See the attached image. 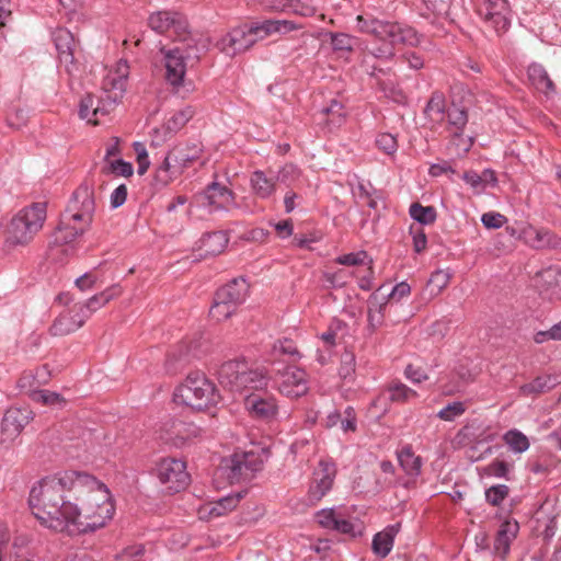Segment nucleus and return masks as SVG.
<instances>
[{
  "instance_id": "obj_1",
  "label": "nucleus",
  "mask_w": 561,
  "mask_h": 561,
  "mask_svg": "<svg viewBox=\"0 0 561 561\" xmlns=\"http://www.w3.org/2000/svg\"><path fill=\"white\" fill-rule=\"evenodd\" d=\"M28 504L35 517L47 527L92 533L112 519L115 507L107 486L95 477L65 471L46 477L32 488Z\"/></svg>"
},
{
  "instance_id": "obj_2",
  "label": "nucleus",
  "mask_w": 561,
  "mask_h": 561,
  "mask_svg": "<svg viewBox=\"0 0 561 561\" xmlns=\"http://www.w3.org/2000/svg\"><path fill=\"white\" fill-rule=\"evenodd\" d=\"M359 32L373 35L380 44L371 47L369 53L378 59H391L396 55V46H417L421 42L417 32L399 22L379 20L370 14L356 18Z\"/></svg>"
},
{
  "instance_id": "obj_3",
  "label": "nucleus",
  "mask_w": 561,
  "mask_h": 561,
  "mask_svg": "<svg viewBox=\"0 0 561 561\" xmlns=\"http://www.w3.org/2000/svg\"><path fill=\"white\" fill-rule=\"evenodd\" d=\"M95 211L93 186L83 182L72 194L71 199L55 229L51 243L68 244L82 236L91 226Z\"/></svg>"
},
{
  "instance_id": "obj_4",
  "label": "nucleus",
  "mask_w": 561,
  "mask_h": 561,
  "mask_svg": "<svg viewBox=\"0 0 561 561\" xmlns=\"http://www.w3.org/2000/svg\"><path fill=\"white\" fill-rule=\"evenodd\" d=\"M220 399L215 383L199 371L191 373L174 392L175 401L198 411L218 404Z\"/></svg>"
},
{
  "instance_id": "obj_5",
  "label": "nucleus",
  "mask_w": 561,
  "mask_h": 561,
  "mask_svg": "<svg viewBox=\"0 0 561 561\" xmlns=\"http://www.w3.org/2000/svg\"><path fill=\"white\" fill-rule=\"evenodd\" d=\"M46 219V204L33 203L21 209L12 219L8 229L7 242L11 245H26L42 229Z\"/></svg>"
},
{
  "instance_id": "obj_6",
  "label": "nucleus",
  "mask_w": 561,
  "mask_h": 561,
  "mask_svg": "<svg viewBox=\"0 0 561 561\" xmlns=\"http://www.w3.org/2000/svg\"><path fill=\"white\" fill-rule=\"evenodd\" d=\"M249 287L247 280L239 277L219 288L215 294L214 304L209 310L210 316L218 321L231 317L238 306L244 302Z\"/></svg>"
},
{
  "instance_id": "obj_7",
  "label": "nucleus",
  "mask_w": 561,
  "mask_h": 561,
  "mask_svg": "<svg viewBox=\"0 0 561 561\" xmlns=\"http://www.w3.org/2000/svg\"><path fill=\"white\" fill-rule=\"evenodd\" d=\"M264 38L260 23L238 26L224 36L217 46L228 56H234L251 48L259 39Z\"/></svg>"
},
{
  "instance_id": "obj_8",
  "label": "nucleus",
  "mask_w": 561,
  "mask_h": 561,
  "mask_svg": "<svg viewBox=\"0 0 561 561\" xmlns=\"http://www.w3.org/2000/svg\"><path fill=\"white\" fill-rule=\"evenodd\" d=\"M272 375L278 391L288 398H299L308 392L307 374L298 367L286 365L278 368L273 364Z\"/></svg>"
},
{
  "instance_id": "obj_9",
  "label": "nucleus",
  "mask_w": 561,
  "mask_h": 561,
  "mask_svg": "<svg viewBox=\"0 0 561 561\" xmlns=\"http://www.w3.org/2000/svg\"><path fill=\"white\" fill-rule=\"evenodd\" d=\"M159 481L167 485L170 493H178L184 490L190 482V474L186 471L184 461L175 458L162 459L156 468Z\"/></svg>"
},
{
  "instance_id": "obj_10",
  "label": "nucleus",
  "mask_w": 561,
  "mask_h": 561,
  "mask_svg": "<svg viewBox=\"0 0 561 561\" xmlns=\"http://www.w3.org/2000/svg\"><path fill=\"white\" fill-rule=\"evenodd\" d=\"M195 198L199 205L209 207L210 211L228 210L236 206V194L216 181L208 184Z\"/></svg>"
},
{
  "instance_id": "obj_11",
  "label": "nucleus",
  "mask_w": 561,
  "mask_h": 561,
  "mask_svg": "<svg viewBox=\"0 0 561 561\" xmlns=\"http://www.w3.org/2000/svg\"><path fill=\"white\" fill-rule=\"evenodd\" d=\"M445 116L447 117L449 130L453 135V139L450 142L451 146H455L457 148L458 154L467 153L473 144L471 138H469L468 140H465L462 138L463 129L468 123L467 111L453 103L446 110Z\"/></svg>"
},
{
  "instance_id": "obj_12",
  "label": "nucleus",
  "mask_w": 561,
  "mask_h": 561,
  "mask_svg": "<svg viewBox=\"0 0 561 561\" xmlns=\"http://www.w3.org/2000/svg\"><path fill=\"white\" fill-rule=\"evenodd\" d=\"M294 165H285L276 173L270 171L268 173L256 170L251 174L250 183L253 192L260 198H268L276 188V183L285 182L286 178L294 172Z\"/></svg>"
},
{
  "instance_id": "obj_13",
  "label": "nucleus",
  "mask_w": 561,
  "mask_h": 561,
  "mask_svg": "<svg viewBox=\"0 0 561 561\" xmlns=\"http://www.w3.org/2000/svg\"><path fill=\"white\" fill-rule=\"evenodd\" d=\"M245 408L250 414L261 421L272 422L278 414L276 399L267 393H251L245 398Z\"/></svg>"
},
{
  "instance_id": "obj_14",
  "label": "nucleus",
  "mask_w": 561,
  "mask_h": 561,
  "mask_svg": "<svg viewBox=\"0 0 561 561\" xmlns=\"http://www.w3.org/2000/svg\"><path fill=\"white\" fill-rule=\"evenodd\" d=\"M53 41L58 51V58L65 65L66 71L72 76L78 70L75 59L76 41L67 28H57L53 33Z\"/></svg>"
},
{
  "instance_id": "obj_15",
  "label": "nucleus",
  "mask_w": 561,
  "mask_h": 561,
  "mask_svg": "<svg viewBox=\"0 0 561 561\" xmlns=\"http://www.w3.org/2000/svg\"><path fill=\"white\" fill-rule=\"evenodd\" d=\"M199 434L201 428L195 424L171 419L162 425L160 437L165 443L179 446Z\"/></svg>"
},
{
  "instance_id": "obj_16",
  "label": "nucleus",
  "mask_w": 561,
  "mask_h": 561,
  "mask_svg": "<svg viewBox=\"0 0 561 561\" xmlns=\"http://www.w3.org/2000/svg\"><path fill=\"white\" fill-rule=\"evenodd\" d=\"M161 53L164 54L167 81L173 87L181 85L183 83V79L186 73V65L190 59H186L183 55L181 47H174L169 50L161 48Z\"/></svg>"
},
{
  "instance_id": "obj_17",
  "label": "nucleus",
  "mask_w": 561,
  "mask_h": 561,
  "mask_svg": "<svg viewBox=\"0 0 561 561\" xmlns=\"http://www.w3.org/2000/svg\"><path fill=\"white\" fill-rule=\"evenodd\" d=\"M88 319V312L76 309L61 312L53 322L49 332L53 336H65L80 329Z\"/></svg>"
},
{
  "instance_id": "obj_18",
  "label": "nucleus",
  "mask_w": 561,
  "mask_h": 561,
  "mask_svg": "<svg viewBox=\"0 0 561 561\" xmlns=\"http://www.w3.org/2000/svg\"><path fill=\"white\" fill-rule=\"evenodd\" d=\"M32 411L27 407H11L4 413L2 431L9 436H18L32 420Z\"/></svg>"
},
{
  "instance_id": "obj_19",
  "label": "nucleus",
  "mask_w": 561,
  "mask_h": 561,
  "mask_svg": "<svg viewBox=\"0 0 561 561\" xmlns=\"http://www.w3.org/2000/svg\"><path fill=\"white\" fill-rule=\"evenodd\" d=\"M195 115L193 106L187 105L184 108L175 112L161 128H157L154 133L161 135L162 139L172 137L181 130Z\"/></svg>"
},
{
  "instance_id": "obj_20",
  "label": "nucleus",
  "mask_w": 561,
  "mask_h": 561,
  "mask_svg": "<svg viewBox=\"0 0 561 561\" xmlns=\"http://www.w3.org/2000/svg\"><path fill=\"white\" fill-rule=\"evenodd\" d=\"M179 43L186 59L198 61L202 55L208 51L210 39L203 34L192 32Z\"/></svg>"
},
{
  "instance_id": "obj_21",
  "label": "nucleus",
  "mask_w": 561,
  "mask_h": 561,
  "mask_svg": "<svg viewBox=\"0 0 561 561\" xmlns=\"http://www.w3.org/2000/svg\"><path fill=\"white\" fill-rule=\"evenodd\" d=\"M519 530V525L516 520H504L495 536L494 550L504 559L510 551L511 542L515 539Z\"/></svg>"
},
{
  "instance_id": "obj_22",
  "label": "nucleus",
  "mask_w": 561,
  "mask_h": 561,
  "mask_svg": "<svg viewBox=\"0 0 561 561\" xmlns=\"http://www.w3.org/2000/svg\"><path fill=\"white\" fill-rule=\"evenodd\" d=\"M244 365V360L224 363L217 371L220 385L231 391H239L240 377L242 376Z\"/></svg>"
},
{
  "instance_id": "obj_23",
  "label": "nucleus",
  "mask_w": 561,
  "mask_h": 561,
  "mask_svg": "<svg viewBox=\"0 0 561 561\" xmlns=\"http://www.w3.org/2000/svg\"><path fill=\"white\" fill-rule=\"evenodd\" d=\"M121 294H122L121 286L113 285L111 287H107L103 291L92 296L84 304H77L76 309H79L80 312L83 309L85 312H88V319H89L93 312H95L98 309H100L101 307L108 304L115 297H118Z\"/></svg>"
},
{
  "instance_id": "obj_24",
  "label": "nucleus",
  "mask_w": 561,
  "mask_h": 561,
  "mask_svg": "<svg viewBox=\"0 0 561 561\" xmlns=\"http://www.w3.org/2000/svg\"><path fill=\"white\" fill-rule=\"evenodd\" d=\"M386 289V286H380L376 293H374L368 300V330L370 333H374L379 327L383 323L385 318V308L387 306V301L379 299V293Z\"/></svg>"
},
{
  "instance_id": "obj_25",
  "label": "nucleus",
  "mask_w": 561,
  "mask_h": 561,
  "mask_svg": "<svg viewBox=\"0 0 561 561\" xmlns=\"http://www.w3.org/2000/svg\"><path fill=\"white\" fill-rule=\"evenodd\" d=\"M273 378L272 369H249L245 364L242 376L240 377L239 391L243 389H262L267 386L268 380Z\"/></svg>"
},
{
  "instance_id": "obj_26",
  "label": "nucleus",
  "mask_w": 561,
  "mask_h": 561,
  "mask_svg": "<svg viewBox=\"0 0 561 561\" xmlns=\"http://www.w3.org/2000/svg\"><path fill=\"white\" fill-rule=\"evenodd\" d=\"M400 524L388 526L385 530L377 533L371 542L374 553L386 558L392 550L394 537L399 533Z\"/></svg>"
},
{
  "instance_id": "obj_27",
  "label": "nucleus",
  "mask_w": 561,
  "mask_h": 561,
  "mask_svg": "<svg viewBox=\"0 0 561 561\" xmlns=\"http://www.w3.org/2000/svg\"><path fill=\"white\" fill-rule=\"evenodd\" d=\"M527 75L529 81L538 91L546 94L554 92V83L542 65L533 62L528 66Z\"/></svg>"
},
{
  "instance_id": "obj_28",
  "label": "nucleus",
  "mask_w": 561,
  "mask_h": 561,
  "mask_svg": "<svg viewBox=\"0 0 561 561\" xmlns=\"http://www.w3.org/2000/svg\"><path fill=\"white\" fill-rule=\"evenodd\" d=\"M228 244V237L224 231H214L205 233L199 240V250L204 255H217L221 253Z\"/></svg>"
},
{
  "instance_id": "obj_29",
  "label": "nucleus",
  "mask_w": 561,
  "mask_h": 561,
  "mask_svg": "<svg viewBox=\"0 0 561 561\" xmlns=\"http://www.w3.org/2000/svg\"><path fill=\"white\" fill-rule=\"evenodd\" d=\"M560 383L558 375H542L536 377L533 381L520 387V392L525 396L545 393Z\"/></svg>"
},
{
  "instance_id": "obj_30",
  "label": "nucleus",
  "mask_w": 561,
  "mask_h": 561,
  "mask_svg": "<svg viewBox=\"0 0 561 561\" xmlns=\"http://www.w3.org/2000/svg\"><path fill=\"white\" fill-rule=\"evenodd\" d=\"M198 353L196 346L181 345L176 352L171 353L165 362L167 369L171 374H176L182 369L191 357H197Z\"/></svg>"
},
{
  "instance_id": "obj_31",
  "label": "nucleus",
  "mask_w": 561,
  "mask_h": 561,
  "mask_svg": "<svg viewBox=\"0 0 561 561\" xmlns=\"http://www.w3.org/2000/svg\"><path fill=\"white\" fill-rule=\"evenodd\" d=\"M320 114L322 115V122L330 131L340 127L345 119L344 105L336 99L331 100L330 104L324 106Z\"/></svg>"
},
{
  "instance_id": "obj_32",
  "label": "nucleus",
  "mask_w": 561,
  "mask_h": 561,
  "mask_svg": "<svg viewBox=\"0 0 561 561\" xmlns=\"http://www.w3.org/2000/svg\"><path fill=\"white\" fill-rule=\"evenodd\" d=\"M398 460L407 474L419 476L421 473L422 459L412 451L410 446L403 447L398 453Z\"/></svg>"
},
{
  "instance_id": "obj_33",
  "label": "nucleus",
  "mask_w": 561,
  "mask_h": 561,
  "mask_svg": "<svg viewBox=\"0 0 561 561\" xmlns=\"http://www.w3.org/2000/svg\"><path fill=\"white\" fill-rule=\"evenodd\" d=\"M243 496L244 492H236L219 499L211 504L209 515L216 517L226 515L238 506Z\"/></svg>"
},
{
  "instance_id": "obj_34",
  "label": "nucleus",
  "mask_w": 561,
  "mask_h": 561,
  "mask_svg": "<svg viewBox=\"0 0 561 561\" xmlns=\"http://www.w3.org/2000/svg\"><path fill=\"white\" fill-rule=\"evenodd\" d=\"M260 25L264 37L273 33L287 34L302 27L290 20H265Z\"/></svg>"
},
{
  "instance_id": "obj_35",
  "label": "nucleus",
  "mask_w": 561,
  "mask_h": 561,
  "mask_svg": "<svg viewBox=\"0 0 561 561\" xmlns=\"http://www.w3.org/2000/svg\"><path fill=\"white\" fill-rule=\"evenodd\" d=\"M426 116L433 122H440L445 118L446 100L443 93L434 92L425 107Z\"/></svg>"
},
{
  "instance_id": "obj_36",
  "label": "nucleus",
  "mask_w": 561,
  "mask_h": 561,
  "mask_svg": "<svg viewBox=\"0 0 561 561\" xmlns=\"http://www.w3.org/2000/svg\"><path fill=\"white\" fill-rule=\"evenodd\" d=\"M224 469L226 470L227 478L231 483L251 479V477H248V473H245V467L243 466V461L240 459L239 454H233L229 459H227L225 461Z\"/></svg>"
},
{
  "instance_id": "obj_37",
  "label": "nucleus",
  "mask_w": 561,
  "mask_h": 561,
  "mask_svg": "<svg viewBox=\"0 0 561 561\" xmlns=\"http://www.w3.org/2000/svg\"><path fill=\"white\" fill-rule=\"evenodd\" d=\"M176 11H158L150 14L148 19V25L150 28L159 34H163L167 31L171 30L172 22H174V16Z\"/></svg>"
},
{
  "instance_id": "obj_38",
  "label": "nucleus",
  "mask_w": 561,
  "mask_h": 561,
  "mask_svg": "<svg viewBox=\"0 0 561 561\" xmlns=\"http://www.w3.org/2000/svg\"><path fill=\"white\" fill-rule=\"evenodd\" d=\"M90 113H92L93 116H96L100 113L105 114V110L100 106L99 100H96L94 95L87 94L80 101L79 116L82 119H88V123L96 125L98 122L90 117Z\"/></svg>"
},
{
  "instance_id": "obj_39",
  "label": "nucleus",
  "mask_w": 561,
  "mask_h": 561,
  "mask_svg": "<svg viewBox=\"0 0 561 561\" xmlns=\"http://www.w3.org/2000/svg\"><path fill=\"white\" fill-rule=\"evenodd\" d=\"M172 157L165 156L161 165L156 170L154 182L160 186H167L179 176V167L171 164Z\"/></svg>"
},
{
  "instance_id": "obj_40",
  "label": "nucleus",
  "mask_w": 561,
  "mask_h": 561,
  "mask_svg": "<svg viewBox=\"0 0 561 561\" xmlns=\"http://www.w3.org/2000/svg\"><path fill=\"white\" fill-rule=\"evenodd\" d=\"M510 15H511V10L502 11V12H497V13L486 11V14H482L480 16L484 20V22L489 26L494 28V31L497 34H501V33L506 32L511 25Z\"/></svg>"
},
{
  "instance_id": "obj_41",
  "label": "nucleus",
  "mask_w": 561,
  "mask_h": 561,
  "mask_svg": "<svg viewBox=\"0 0 561 561\" xmlns=\"http://www.w3.org/2000/svg\"><path fill=\"white\" fill-rule=\"evenodd\" d=\"M410 216L422 225L435 222L437 213L433 206H423L420 203H413L410 206Z\"/></svg>"
},
{
  "instance_id": "obj_42",
  "label": "nucleus",
  "mask_w": 561,
  "mask_h": 561,
  "mask_svg": "<svg viewBox=\"0 0 561 561\" xmlns=\"http://www.w3.org/2000/svg\"><path fill=\"white\" fill-rule=\"evenodd\" d=\"M503 440L515 453H524L529 448V440L525 434L518 430H510L504 436Z\"/></svg>"
},
{
  "instance_id": "obj_43",
  "label": "nucleus",
  "mask_w": 561,
  "mask_h": 561,
  "mask_svg": "<svg viewBox=\"0 0 561 561\" xmlns=\"http://www.w3.org/2000/svg\"><path fill=\"white\" fill-rule=\"evenodd\" d=\"M534 247L538 249H561V238L548 229L536 231Z\"/></svg>"
},
{
  "instance_id": "obj_44",
  "label": "nucleus",
  "mask_w": 561,
  "mask_h": 561,
  "mask_svg": "<svg viewBox=\"0 0 561 561\" xmlns=\"http://www.w3.org/2000/svg\"><path fill=\"white\" fill-rule=\"evenodd\" d=\"M387 392L389 394L388 399L392 402H404L416 396L414 390L402 382H393L388 387Z\"/></svg>"
},
{
  "instance_id": "obj_45",
  "label": "nucleus",
  "mask_w": 561,
  "mask_h": 561,
  "mask_svg": "<svg viewBox=\"0 0 561 561\" xmlns=\"http://www.w3.org/2000/svg\"><path fill=\"white\" fill-rule=\"evenodd\" d=\"M451 274L448 271L437 270L432 273L427 287L431 289V294H439L449 283Z\"/></svg>"
},
{
  "instance_id": "obj_46",
  "label": "nucleus",
  "mask_w": 561,
  "mask_h": 561,
  "mask_svg": "<svg viewBox=\"0 0 561 561\" xmlns=\"http://www.w3.org/2000/svg\"><path fill=\"white\" fill-rule=\"evenodd\" d=\"M240 459L243 461V466L245 467V473L248 477L253 478L254 473L262 470L263 468V459L260 455L254 451H247L239 454Z\"/></svg>"
},
{
  "instance_id": "obj_47",
  "label": "nucleus",
  "mask_w": 561,
  "mask_h": 561,
  "mask_svg": "<svg viewBox=\"0 0 561 561\" xmlns=\"http://www.w3.org/2000/svg\"><path fill=\"white\" fill-rule=\"evenodd\" d=\"M377 87L386 98L391 99L397 103H401L404 100L402 90L391 80L378 79Z\"/></svg>"
},
{
  "instance_id": "obj_48",
  "label": "nucleus",
  "mask_w": 561,
  "mask_h": 561,
  "mask_svg": "<svg viewBox=\"0 0 561 561\" xmlns=\"http://www.w3.org/2000/svg\"><path fill=\"white\" fill-rule=\"evenodd\" d=\"M510 493L505 484H495L485 490V501L492 506H499Z\"/></svg>"
},
{
  "instance_id": "obj_49",
  "label": "nucleus",
  "mask_w": 561,
  "mask_h": 561,
  "mask_svg": "<svg viewBox=\"0 0 561 561\" xmlns=\"http://www.w3.org/2000/svg\"><path fill=\"white\" fill-rule=\"evenodd\" d=\"M331 45L334 51H353L354 38L344 33H331Z\"/></svg>"
},
{
  "instance_id": "obj_50",
  "label": "nucleus",
  "mask_w": 561,
  "mask_h": 561,
  "mask_svg": "<svg viewBox=\"0 0 561 561\" xmlns=\"http://www.w3.org/2000/svg\"><path fill=\"white\" fill-rule=\"evenodd\" d=\"M466 411L465 404L460 401H455L453 403L447 404L445 408L439 410L437 413V417L444 421L451 422L456 417L462 415Z\"/></svg>"
},
{
  "instance_id": "obj_51",
  "label": "nucleus",
  "mask_w": 561,
  "mask_h": 561,
  "mask_svg": "<svg viewBox=\"0 0 561 561\" xmlns=\"http://www.w3.org/2000/svg\"><path fill=\"white\" fill-rule=\"evenodd\" d=\"M411 293V287L408 283L401 282L393 286L390 291L382 290L379 293L381 295V300L390 301V300H400L401 298L408 296Z\"/></svg>"
},
{
  "instance_id": "obj_52",
  "label": "nucleus",
  "mask_w": 561,
  "mask_h": 561,
  "mask_svg": "<svg viewBox=\"0 0 561 561\" xmlns=\"http://www.w3.org/2000/svg\"><path fill=\"white\" fill-rule=\"evenodd\" d=\"M171 30L175 35V41L180 42L183 38L187 37L192 32L188 27L187 19L180 12H176L174 16V22H172Z\"/></svg>"
},
{
  "instance_id": "obj_53",
  "label": "nucleus",
  "mask_w": 561,
  "mask_h": 561,
  "mask_svg": "<svg viewBox=\"0 0 561 561\" xmlns=\"http://www.w3.org/2000/svg\"><path fill=\"white\" fill-rule=\"evenodd\" d=\"M510 4L507 0H481L478 13L479 15L486 14V11L490 12H502L510 11Z\"/></svg>"
},
{
  "instance_id": "obj_54",
  "label": "nucleus",
  "mask_w": 561,
  "mask_h": 561,
  "mask_svg": "<svg viewBox=\"0 0 561 561\" xmlns=\"http://www.w3.org/2000/svg\"><path fill=\"white\" fill-rule=\"evenodd\" d=\"M106 173H114L116 175L129 178L134 173V168L130 162H127L123 159H116L110 161V165L107 170H103Z\"/></svg>"
},
{
  "instance_id": "obj_55",
  "label": "nucleus",
  "mask_w": 561,
  "mask_h": 561,
  "mask_svg": "<svg viewBox=\"0 0 561 561\" xmlns=\"http://www.w3.org/2000/svg\"><path fill=\"white\" fill-rule=\"evenodd\" d=\"M376 146L385 153L392 154L398 149L397 138L389 133H382L377 136Z\"/></svg>"
},
{
  "instance_id": "obj_56",
  "label": "nucleus",
  "mask_w": 561,
  "mask_h": 561,
  "mask_svg": "<svg viewBox=\"0 0 561 561\" xmlns=\"http://www.w3.org/2000/svg\"><path fill=\"white\" fill-rule=\"evenodd\" d=\"M291 13L309 18L316 14L317 8L312 3V0H293Z\"/></svg>"
},
{
  "instance_id": "obj_57",
  "label": "nucleus",
  "mask_w": 561,
  "mask_h": 561,
  "mask_svg": "<svg viewBox=\"0 0 561 561\" xmlns=\"http://www.w3.org/2000/svg\"><path fill=\"white\" fill-rule=\"evenodd\" d=\"M333 479L334 478L328 476L316 477L317 484L310 489L312 495L317 499H321L332 488Z\"/></svg>"
},
{
  "instance_id": "obj_58",
  "label": "nucleus",
  "mask_w": 561,
  "mask_h": 561,
  "mask_svg": "<svg viewBox=\"0 0 561 561\" xmlns=\"http://www.w3.org/2000/svg\"><path fill=\"white\" fill-rule=\"evenodd\" d=\"M33 397H34V400L42 402L44 404H48V405H57V404L65 402V400L61 398V396L59 393L48 391V390L36 391L33 394Z\"/></svg>"
},
{
  "instance_id": "obj_59",
  "label": "nucleus",
  "mask_w": 561,
  "mask_h": 561,
  "mask_svg": "<svg viewBox=\"0 0 561 561\" xmlns=\"http://www.w3.org/2000/svg\"><path fill=\"white\" fill-rule=\"evenodd\" d=\"M481 221L488 229H497L501 228L507 221V219L500 213L490 211L482 215Z\"/></svg>"
},
{
  "instance_id": "obj_60",
  "label": "nucleus",
  "mask_w": 561,
  "mask_h": 561,
  "mask_svg": "<svg viewBox=\"0 0 561 561\" xmlns=\"http://www.w3.org/2000/svg\"><path fill=\"white\" fill-rule=\"evenodd\" d=\"M508 471V463L499 459L493 460L486 468L488 474L496 478L507 479Z\"/></svg>"
},
{
  "instance_id": "obj_61",
  "label": "nucleus",
  "mask_w": 561,
  "mask_h": 561,
  "mask_svg": "<svg viewBox=\"0 0 561 561\" xmlns=\"http://www.w3.org/2000/svg\"><path fill=\"white\" fill-rule=\"evenodd\" d=\"M461 178L473 188L476 193H482L484 191L481 182V175L478 172L473 170L466 171Z\"/></svg>"
},
{
  "instance_id": "obj_62",
  "label": "nucleus",
  "mask_w": 561,
  "mask_h": 561,
  "mask_svg": "<svg viewBox=\"0 0 561 561\" xmlns=\"http://www.w3.org/2000/svg\"><path fill=\"white\" fill-rule=\"evenodd\" d=\"M365 257H366V252L362 251V252H357V253H348V254L341 255L336 259V262L342 265L355 266V265L363 264Z\"/></svg>"
},
{
  "instance_id": "obj_63",
  "label": "nucleus",
  "mask_w": 561,
  "mask_h": 561,
  "mask_svg": "<svg viewBox=\"0 0 561 561\" xmlns=\"http://www.w3.org/2000/svg\"><path fill=\"white\" fill-rule=\"evenodd\" d=\"M354 369H355V356L353 353L346 352L342 356V363H341V367L339 370L340 376H342L343 378H346L354 371Z\"/></svg>"
},
{
  "instance_id": "obj_64",
  "label": "nucleus",
  "mask_w": 561,
  "mask_h": 561,
  "mask_svg": "<svg viewBox=\"0 0 561 561\" xmlns=\"http://www.w3.org/2000/svg\"><path fill=\"white\" fill-rule=\"evenodd\" d=\"M127 198V186L125 184H121L117 186L111 194V206L112 208L121 207Z\"/></svg>"
}]
</instances>
